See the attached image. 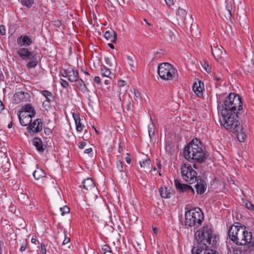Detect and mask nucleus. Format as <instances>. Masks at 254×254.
Listing matches in <instances>:
<instances>
[{
  "mask_svg": "<svg viewBox=\"0 0 254 254\" xmlns=\"http://www.w3.org/2000/svg\"><path fill=\"white\" fill-rule=\"evenodd\" d=\"M211 49L212 54L217 62L223 63L226 62L224 59L226 57V53L220 45L219 46L217 44L216 46L214 45L213 47L211 46ZM226 62H228V61H226Z\"/></svg>",
  "mask_w": 254,
  "mask_h": 254,
  "instance_id": "nucleus-10",
  "label": "nucleus"
},
{
  "mask_svg": "<svg viewBox=\"0 0 254 254\" xmlns=\"http://www.w3.org/2000/svg\"><path fill=\"white\" fill-rule=\"evenodd\" d=\"M182 178L187 183L191 184L194 183L198 177L197 173L189 164H183L181 167Z\"/></svg>",
  "mask_w": 254,
  "mask_h": 254,
  "instance_id": "nucleus-7",
  "label": "nucleus"
},
{
  "mask_svg": "<svg viewBox=\"0 0 254 254\" xmlns=\"http://www.w3.org/2000/svg\"><path fill=\"white\" fill-rule=\"evenodd\" d=\"M126 160L127 163L129 164L131 162V159L129 157H127L126 158Z\"/></svg>",
  "mask_w": 254,
  "mask_h": 254,
  "instance_id": "nucleus-57",
  "label": "nucleus"
},
{
  "mask_svg": "<svg viewBox=\"0 0 254 254\" xmlns=\"http://www.w3.org/2000/svg\"><path fill=\"white\" fill-rule=\"evenodd\" d=\"M92 151V148H89L85 149V151H84V153L88 154V153H90Z\"/></svg>",
  "mask_w": 254,
  "mask_h": 254,
  "instance_id": "nucleus-56",
  "label": "nucleus"
},
{
  "mask_svg": "<svg viewBox=\"0 0 254 254\" xmlns=\"http://www.w3.org/2000/svg\"><path fill=\"white\" fill-rule=\"evenodd\" d=\"M184 157L187 160H193L202 163L205 161L206 155L203 149V145L197 138L193 139L187 146L184 148Z\"/></svg>",
  "mask_w": 254,
  "mask_h": 254,
  "instance_id": "nucleus-4",
  "label": "nucleus"
},
{
  "mask_svg": "<svg viewBox=\"0 0 254 254\" xmlns=\"http://www.w3.org/2000/svg\"><path fill=\"white\" fill-rule=\"evenodd\" d=\"M41 253L42 254H46V246L43 243L41 244Z\"/></svg>",
  "mask_w": 254,
  "mask_h": 254,
  "instance_id": "nucleus-44",
  "label": "nucleus"
},
{
  "mask_svg": "<svg viewBox=\"0 0 254 254\" xmlns=\"http://www.w3.org/2000/svg\"><path fill=\"white\" fill-rule=\"evenodd\" d=\"M44 132L47 135H49L52 133L51 130L49 128H45L44 129Z\"/></svg>",
  "mask_w": 254,
  "mask_h": 254,
  "instance_id": "nucleus-51",
  "label": "nucleus"
},
{
  "mask_svg": "<svg viewBox=\"0 0 254 254\" xmlns=\"http://www.w3.org/2000/svg\"><path fill=\"white\" fill-rule=\"evenodd\" d=\"M126 84V82L124 80H121L118 81V84L120 87L123 86L125 85Z\"/></svg>",
  "mask_w": 254,
  "mask_h": 254,
  "instance_id": "nucleus-49",
  "label": "nucleus"
},
{
  "mask_svg": "<svg viewBox=\"0 0 254 254\" xmlns=\"http://www.w3.org/2000/svg\"><path fill=\"white\" fill-rule=\"evenodd\" d=\"M70 242V238L68 237L66 232H64V240L63 241L62 245L65 246L68 245Z\"/></svg>",
  "mask_w": 254,
  "mask_h": 254,
  "instance_id": "nucleus-36",
  "label": "nucleus"
},
{
  "mask_svg": "<svg viewBox=\"0 0 254 254\" xmlns=\"http://www.w3.org/2000/svg\"><path fill=\"white\" fill-rule=\"evenodd\" d=\"M102 250L104 254H105L107 253L110 254H112V252L111 251V249L108 245H104L102 247Z\"/></svg>",
  "mask_w": 254,
  "mask_h": 254,
  "instance_id": "nucleus-35",
  "label": "nucleus"
},
{
  "mask_svg": "<svg viewBox=\"0 0 254 254\" xmlns=\"http://www.w3.org/2000/svg\"><path fill=\"white\" fill-rule=\"evenodd\" d=\"M27 245H28L26 243H25L24 244H23L21 246L20 249V251L21 252H23V251H25V250L26 249Z\"/></svg>",
  "mask_w": 254,
  "mask_h": 254,
  "instance_id": "nucleus-48",
  "label": "nucleus"
},
{
  "mask_svg": "<svg viewBox=\"0 0 254 254\" xmlns=\"http://www.w3.org/2000/svg\"><path fill=\"white\" fill-rule=\"evenodd\" d=\"M238 113L228 115H219V123L222 127L226 130L236 133L238 139L244 142L247 137L246 134L243 131L241 122L238 119Z\"/></svg>",
  "mask_w": 254,
  "mask_h": 254,
  "instance_id": "nucleus-3",
  "label": "nucleus"
},
{
  "mask_svg": "<svg viewBox=\"0 0 254 254\" xmlns=\"http://www.w3.org/2000/svg\"><path fill=\"white\" fill-rule=\"evenodd\" d=\"M43 125V124L41 119H36L27 127V129L34 133H38L42 130Z\"/></svg>",
  "mask_w": 254,
  "mask_h": 254,
  "instance_id": "nucleus-15",
  "label": "nucleus"
},
{
  "mask_svg": "<svg viewBox=\"0 0 254 254\" xmlns=\"http://www.w3.org/2000/svg\"><path fill=\"white\" fill-rule=\"evenodd\" d=\"M0 33L2 35H4L5 34V29L3 25L0 26Z\"/></svg>",
  "mask_w": 254,
  "mask_h": 254,
  "instance_id": "nucleus-47",
  "label": "nucleus"
},
{
  "mask_svg": "<svg viewBox=\"0 0 254 254\" xmlns=\"http://www.w3.org/2000/svg\"><path fill=\"white\" fill-rule=\"evenodd\" d=\"M194 237L197 244L210 247L215 246L218 240L216 235L213 234L211 228L208 225L204 226L197 230L195 233Z\"/></svg>",
  "mask_w": 254,
  "mask_h": 254,
  "instance_id": "nucleus-5",
  "label": "nucleus"
},
{
  "mask_svg": "<svg viewBox=\"0 0 254 254\" xmlns=\"http://www.w3.org/2000/svg\"><path fill=\"white\" fill-rule=\"evenodd\" d=\"M19 56L23 60H31L28 64H38L40 61L37 60V57L40 59V54H37L34 52H30L27 48H22L18 51Z\"/></svg>",
  "mask_w": 254,
  "mask_h": 254,
  "instance_id": "nucleus-9",
  "label": "nucleus"
},
{
  "mask_svg": "<svg viewBox=\"0 0 254 254\" xmlns=\"http://www.w3.org/2000/svg\"><path fill=\"white\" fill-rule=\"evenodd\" d=\"M192 89L194 92L198 97L202 96V91L204 90V84L203 82L200 80H197V82H194L193 84Z\"/></svg>",
  "mask_w": 254,
  "mask_h": 254,
  "instance_id": "nucleus-18",
  "label": "nucleus"
},
{
  "mask_svg": "<svg viewBox=\"0 0 254 254\" xmlns=\"http://www.w3.org/2000/svg\"><path fill=\"white\" fill-rule=\"evenodd\" d=\"M144 21L146 22V24H147L148 25H150V24L149 23V22L146 20V19H144Z\"/></svg>",
  "mask_w": 254,
  "mask_h": 254,
  "instance_id": "nucleus-64",
  "label": "nucleus"
},
{
  "mask_svg": "<svg viewBox=\"0 0 254 254\" xmlns=\"http://www.w3.org/2000/svg\"><path fill=\"white\" fill-rule=\"evenodd\" d=\"M209 246H205L204 248L194 247L191 250L192 254H218L216 251L208 249Z\"/></svg>",
  "mask_w": 254,
  "mask_h": 254,
  "instance_id": "nucleus-13",
  "label": "nucleus"
},
{
  "mask_svg": "<svg viewBox=\"0 0 254 254\" xmlns=\"http://www.w3.org/2000/svg\"><path fill=\"white\" fill-rule=\"evenodd\" d=\"M134 60H135V58L133 55H131L127 56V60L129 64H130V63H133L134 62Z\"/></svg>",
  "mask_w": 254,
  "mask_h": 254,
  "instance_id": "nucleus-43",
  "label": "nucleus"
},
{
  "mask_svg": "<svg viewBox=\"0 0 254 254\" xmlns=\"http://www.w3.org/2000/svg\"><path fill=\"white\" fill-rule=\"evenodd\" d=\"M197 183L195 185L194 187L196 189V191L197 194H203L206 190L207 184L206 182L198 177L196 181Z\"/></svg>",
  "mask_w": 254,
  "mask_h": 254,
  "instance_id": "nucleus-17",
  "label": "nucleus"
},
{
  "mask_svg": "<svg viewBox=\"0 0 254 254\" xmlns=\"http://www.w3.org/2000/svg\"><path fill=\"white\" fill-rule=\"evenodd\" d=\"M64 72L65 74V76H67L68 80L71 82L77 81L79 78L78 72L77 69L70 65H69L67 68L64 69Z\"/></svg>",
  "mask_w": 254,
  "mask_h": 254,
  "instance_id": "nucleus-11",
  "label": "nucleus"
},
{
  "mask_svg": "<svg viewBox=\"0 0 254 254\" xmlns=\"http://www.w3.org/2000/svg\"><path fill=\"white\" fill-rule=\"evenodd\" d=\"M110 80L108 79H106L105 80V84L106 85H109L110 84Z\"/></svg>",
  "mask_w": 254,
  "mask_h": 254,
  "instance_id": "nucleus-59",
  "label": "nucleus"
},
{
  "mask_svg": "<svg viewBox=\"0 0 254 254\" xmlns=\"http://www.w3.org/2000/svg\"><path fill=\"white\" fill-rule=\"evenodd\" d=\"M50 101V100H46L43 102V106L46 109V110H48V109L51 107Z\"/></svg>",
  "mask_w": 254,
  "mask_h": 254,
  "instance_id": "nucleus-40",
  "label": "nucleus"
},
{
  "mask_svg": "<svg viewBox=\"0 0 254 254\" xmlns=\"http://www.w3.org/2000/svg\"><path fill=\"white\" fill-rule=\"evenodd\" d=\"M127 111H129L131 109V103L129 100L128 101L127 105Z\"/></svg>",
  "mask_w": 254,
  "mask_h": 254,
  "instance_id": "nucleus-53",
  "label": "nucleus"
},
{
  "mask_svg": "<svg viewBox=\"0 0 254 254\" xmlns=\"http://www.w3.org/2000/svg\"><path fill=\"white\" fill-rule=\"evenodd\" d=\"M176 188L181 192H191V194L194 193V190L193 188L189 185L181 184L178 180H175L174 181Z\"/></svg>",
  "mask_w": 254,
  "mask_h": 254,
  "instance_id": "nucleus-16",
  "label": "nucleus"
},
{
  "mask_svg": "<svg viewBox=\"0 0 254 254\" xmlns=\"http://www.w3.org/2000/svg\"><path fill=\"white\" fill-rule=\"evenodd\" d=\"M94 81L98 84H101V80L99 76H95L94 79Z\"/></svg>",
  "mask_w": 254,
  "mask_h": 254,
  "instance_id": "nucleus-46",
  "label": "nucleus"
},
{
  "mask_svg": "<svg viewBox=\"0 0 254 254\" xmlns=\"http://www.w3.org/2000/svg\"><path fill=\"white\" fill-rule=\"evenodd\" d=\"M101 75L102 76L109 77L111 73V71L110 69L106 67L105 65H103L101 67Z\"/></svg>",
  "mask_w": 254,
  "mask_h": 254,
  "instance_id": "nucleus-30",
  "label": "nucleus"
},
{
  "mask_svg": "<svg viewBox=\"0 0 254 254\" xmlns=\"http://www.w3.org/2000/svg\"><path fill=\"white\" fill-rule=\"evenodd\" d=\"M86 143L85 142H81L80 144V145H79V148L80 149H83L85 146L86 145Z\"/></svg>",
  "mask_w": 254,
  "mask_h": 254,
  "instance_id": "nucleus-54",
  "label": "nucleus"
},
{
  "mask_svg": "<svg viewBox=\"0 0 254 254\" xmlns=\"http://www.w3.org/2000/svg\"><path fill=\"white\" fill-rule=\"evenodd\" d=\"M72 116L75 121L77 131L78 132L82 131L84 126L81 122V119L79 116L75 113H73Z\"/></svg>",
  "mask_w": 254,
  "mask_h": 254,
  "instance_id": "nucleus-23",
  "label": "nucleus"
},
{
  "mask_svg": "<svg viewBox=\"0 0 254 254\" xmlns=\"http://www.w3.org/2000/svg\"><path fill=\"white\" fill-rule=\"evenodd\" d=\"M150 162H151L150 159L149 158H147V159H146L145 160H143V161H140L139 162V164L141 167H143V168L148 167V169H149Z\"/></svg>",
  "mask_w": 254,
  "mask_h": 254,
  "instance_id": "nucleus-34",
  "label": "nucleus"
},
{
  "mask_svg": "<svg viewBox=\"0 0 254 254\" xmlns=\"http://www.w3.org/2000/svg\"><path fill=\"white\" fill-rule=\"evenodd\" d=\"M22 5L26 6L28 8L32 7L34 3V0H19Z\"/></svg>",
  "mask_w": 254,
  "mask_h": 254,
  "instance_id": "nucleus-32",
  "label": "nucleus"
},
{
  "mask_svg": "<svg viewBox=\"0 0 254 254\" xmlns=\"http://www.w3.org/2000/svg\"><path fill=\"white\" fill-rule=\"evenodd\" d=\"M214 79L216 81H219V80H220L221 78L220 77H215Z\"/></svg>",
  "mask_w": 254,
  "mask_h": 254,
  "instance_id": "nucleus-61",
  "label": "nucleus"
},
{
  "mask_svg": "<svg viewBox=\"0 0 254 254\" xmlns=\"http://www.w3.org/2000/svg\"><path fill=\"white\" fill-rule=\"evenodd\" d=\"M217 108L219 115L239 114L238 111L243 109L241 98L234 93H231L224 98L222 95L217 96Z\"/></svg>",
  "mask_w": 254,
  "mask_h": 254,
  "instance_id": "nucleus-2",
  "label": "nucleus"
},
{
  "mask_svg": "<svg viewBox=\"0 0 254 254\" xmlns=\"http://www.w3.org/2000/svg\"><path fill=\"white\" fill-rule=\"evenodd\" d=\"M232 225L228 232L229 238L236 245L245 246V251L251 252L254 250V241H253L252 233L248 232L247 228L239 223Z\"/></svg>",
  "mask_w": 254,
  "mask_h": 254,
  "instance_id": "nucleus-1",
  "label": "nucleus"
},
{
  "mask_svg": "<svg viewBox=\"0 0 254 254\" xmlns=\"http://www.w3.org/2000/svg\"><path fill=\"white\" fill-rule=\"evenodd\" d=\"M176 71L172 64H159L158 67V73L160 77L164 80L172 79Z\"/></svg>",
  "mask_w": 254,
  "mask_h": 254,
  "instance_id": "nucleus-8",
  "label": "nucleus"
},
{
  "mask_svg": "<svg viewBox=\"0 0 254 254\" xmlns=\"http://www.w3.org/2000/svg\"><path fill=\"white\" fill-rule=\"evenodd\" d=\"M12 123H10V124L8 125V127L9 128H11V127H12Z\"/></svg>",
  "mask_w": 254,
  "mask_h": 254,
  "instance_id": "nucleus-62",
  "label": "nucleus"
},
{
  "mask_svg": "<svg viewBox=\"0 0 254 254\" xmlns=\"http://www.w3.org/2000/svg\"><path fill=\"white\" fill-rule=\"evenodd\" d=\"M108 46L111 48L114 49L115 48L114 45L112 43H109Z\"/></svg>",
  "mask_w": 254,
  "mask_h": 254,
  "instance_id": "nucleus-58",
  "label": "nucleus"
},
{
  "mask_svg": "<svg viewBox=\"0 0 254 254\" xmlns=\"http://www.w3.org/2000/svg\"><path fill=\"white\" fill-rule=\"evenodd\" d=\"M37 241V240L35 238H32L31 239V242L32 243H36V242Z\"/></svg>",
  "mask_w": 254,
  "mask_h": 254,
  "instance_id": "nucleus-60",
  "label": "nucleus"
},
{
  "mask_svg": "<svg viewBox=\"0 0 254 254\" xmlns=\"http://www.w3.org/2000/svg\"><path fill=\"white\" fill-rule=\"evenodd\" d=\"M160 194L162 197L163 198H169L171 196L170 190L168 189L166 187H162L159 189Z\"/></svg>",
  "mask_w": 254,
  "mask_h": 254,
  "instance_id": "nucleus-28",
  "label": "nucleus"
},
{
  "mask_svg": "<svg viewBox=\"0 0 254 254\" xmlns=\"http://www.w3.org/2000/svg\"><path fill=\"white\" fill-rule=\"evenodd\" d=\"M60 209L62 216H64V214L68 213L70 212L69 208L66 205L64 206V207H61Z\"/></svg>",
  "mask_w": 254,
  "mask_h": 254,
  "instance_id": "nucleus-37",
  "label": "nucleus"
},
{
  "mask_svg": "<svg viewBox=\"0 0 254 254\" xmlns=\"http://www.w3.org/2000/svg\"><path fill=\"white\" fill-rule=\"evenodd\" d=\"M82 184L85 190H91L95 188V184L91 178H87L82 181Z\"/></svg>",
  "mask_w": 254,
  "mask_h": 254,
  "instance_id": "nucleus-25",
  "label": "nucleus"
},
{
  "mask_svg": "<svg viewBox=\"0 0 254 254\" xmlns=\"http://www.w3.org/2000/svg\"><path fill=\"white\" fill-rule=\"evenodd\" d=\"M42 94L45 97L47 100L51 101L53 99V96L51 92L47 90H44L41 92Z\"/></svg>",
  "mask_w": 254,
  "mask_h": 254,
  "instance_id": "nucleus-33",
  "label": "nucleus"
},
{
  "mask_svg": "<svg viewBox=\"0 0 254 254\" xmlns=\"http://www.w3.org/2000/svg\"><path fill=\"white\" fill-rule=\"evenodd\" d=\"M32 42V40L27 35L21 36L17 40V44L20 46H29Z\"/></svg>",
  "mask_w": 254,
  "mask_h": 254,
  "instance_id": "nucleus-21",
  "label": "nucleus"
},
{
  "mask_svg": "<svg viewBox=\"0 0 254 254\" xmlns=\"http://www.w3.org/2000/svg\"><path fill=\"white\" fill-rule=\"evenodd\" d=\"M134 95L135 100H137L140 99V93L137 89H134Z\"/></svg>",
  "mask_w": 254,
  "mask_h": 254,
  "instance_id": "nucleus-41",
  "label": "nucleus"
},
{
  "mask_svg": "<svg viewBox=\"0 0 254 254\" xmlns=\"http://www.w3.org/2000/svg\"><path fill=\"white\" fill-rule=\"evenodd\" d=\"M76 83V86L78 89L82 93H85L89 92V90L83 80L78 78L77 81H75Z\"/></svg>",
  "mask_w": 254,
  "mask_h": 254,
  "instance_id": "nucleus-24",
  "label": "nucleus"
},
{
  "mask_svg": "<svg viewBox=\"0 0 254 254\" xmlns=\"http://www.w3.org/2000/svg\"><path fill=\"white\" fill-rule=\"evenodd\" d=\"M244 203L247 209L254 211V205L251 202L248 200H245Z\"/></svg>",
  "mask_w": 254,
  "mask_h": 254,
  "instance_id": "nucleus-38",
  "label": "nucleus"
},
{
  "mask_svg": "<svg viewBox=\"0 0 254 254\" xmlns=\"http://www.w3.org/2000/svg\"><path fill=\"white\" fill-rule=\"evenodd\" d=\"M104 37L105 39L113 43H115L117 39V34L116 32L112 29L105 32L104 34Z\"/></svg>",
  "mask_w": 254,
  "mask_h": 254,
  "instance_id": "nucleus-20",
  "label": "nucleus"
},
{
  "mask_svg": "<svg viewBox=\"0 0 254 254\" xmlns=\"http://www.w3.org/2000/svg\"><path fill=\"white\" fill-rule=\"evenodd\" d=\"M37 64H26L27 68L30 69L32 68H35Z\"/></svg>",
  "mask_w": 254,
  "mask_h": 254,
  "instance_id": "nucleus-52",
  "label": "nucleus"
},
{
  "mask_svg": "<svg viewBox=\"0 0 254 254\" xmlns=\"http://www.w3.org/2000/svg\"><path fill=\"white\" fill-rule=\"evenodd\" d=\"M4 105L1 101H0V112L4 109Z\"/></svg>",
  "mask_w": 254,
  "mask_h": 254,
  "instance_id": "nucleus-55",
  "label": "nucleus"
},
{
  "mask_svg": "<svg viewBox=\"0 0 254 254\" xmlns=\"http://www.w3.org/2000/svg\"><path fill=\"white\" fill-rule=\"evenodd\" d=\"M117 167L120 172H123L124 170V166H123V162L120 160L117 161Z\"/></svg>",
  "mask_w": 254,
  "mask_h": 254,
  "instance_id": "nucleus-39",
  "label": "nucleus"
},
{
  "mask_svg": "<svg viewBox=\"0 0 254 254\" xmlns=\"http://www.w3.org/2000/svg\"><path fill=\"white\" fill-rule=\"evenodd\" d=\"M148 130L149 137L152 139L155 134V126L153 123L148 125Z\"/></svg>",
  "mask_w": 254,
  "mask_h": 254,
  "instance_id": "nucleus-31",
  "label": "nucleus"
},
{
  "mask_svg": "<svg viewBox=\"0 0 254 254\" xmlns=\"http://www.w3.org/2000/svg\"><path fill=\"white\" fill-rule=\"evenodd\" d=\"M157 167L159 168V169H161V164L160 163H158L157 164Z\"/></svg>",
  "mask_w": 254,
  "mask_h": 254,
  "instance_id": "nucleus-63",
  "label": "nucleus"
},
{
  "mask_svg": "<svg viewBox=\"0 0 254 254\" xmlns=\"http://www.w3.org/2000/svg\"><path fill=\"white\" fill-rule=\"evenodd\" d=\"M203 213L198 208H194L186 212L185 224L194 229L198 228L203 220Z\"/></svg>",
  "mask_w": 254,
  "mask_h": 254,
  "instance_id": "nucleus-6",
  "label": "nucleus"
},
{
  "mask_svg": "<svg viewBox=\"0 0 254 254\" xmlns=\"http://www.w3.org/2000/svg\"><path fill=\"white\" fill-rule=\"evenodd\" d=\"M187 15V12L185 10L179 8L177 11V18L178 20H180L181 22L184 23L186 16Z\"/></svg>",
  "mask_w": 254,
  "mask_h": 254,
  "instance_id": "nucleus-27",
  "label": "nucleus"
},
{
  "mask_svg": "<svg viewBox=\"0 0 254 254\" xmlns=\"http://www.w3.org/2000/svg\"><path fill=\"white\" fill-rule=\"evenodd\" d=\"M33 116L28 115L27 113H24L22 115L19 114L18 115V119L20 124L23 126H26L30 124L32 121Z\"/></svg>",
  "mask_w": 254,
  "mask_h": 254,
  "instance_id": "nucleus-19",
  "label": "nucleus"
},
{
  "mask_svg": "<svg viewBox=\"0 0 254 254\" xmlns=\"http://www.w3.org/2000/svg\"><path fill=\"white\" fill-rule=\"evenodd\" d=\"M33 144L36 147L39 152H43L44 148L43 144L41 139L35 137L33 140Z\"/></svg>",
  "mask_w": 254,
  "mask_h": 254,
  "instance_id": "nucleus-26",
  "label": "nucleus"
},
{
  "mask_svg": "<svg viewBox=\"0 0 254 254\" xmlns=\"http://www.w3.org/2000/svg\"><path fill=\"white\" fill-rule=\"evenodd\" d=\"M61 84L64 88H66L67 86H68V83L64 79H61Z\"/></svg>",
  "mask_w": 254,
  "mask_h": 254,
  "instance_id": "nucleus-45",
  "label": "nucleus"
},
{
  "mask_svg": "<svg viewBox=\"0 0 254 254\" xmlns=\"http://www.w3.org/2000/svg\"><path fill=\"white\" fill-rule=\"evenodd\" d=\"M232 7L230 4H229L227 2H226V7L224 10V16L226 19H231L232 17Z\"/></svg>",
  "mask_w": 254,
  "mask_h": 254,
  "instance_id": "nucleus-29",
  "label": "nucleus"
},
{
  "mask_svg": "<svg viewBox=\"0 0 254 254\" xmlns=\"http://www.w3.org/2000/svg\"><path fill=\"white\" fill-rule=\"evenodd\" d=\"M33 176L35 179L38 181L40 185H43L46 182L47 178L45 172L41 169L37 168L33 173Z\"/></svg>",
  "mask_w": 254,
  "mask_h": 254,
  "instance_id": "nucleus-14",
  "label": "nucleus"
},
{
  "mask_svg": "<svg viewBox=\"0 0 254 254\" xmlns=\"http://www.w3.org/2000/svg\"><path fill=\"white\" fill-rule=\"evenodd\" d=\"M202 66L205 69V70L208 73H210L211 71V67L209 64H201Z\"/></svg>",
  "mask_w": 254,
  "mask_h": 254,
  "instance_id": "nucleus-42",
  "label": "nucleus"
},
{
  "mask_svg": "<svg viewBox=\"0 0 254 254\" xmlns=\"http://www.w3.org/2000/svg\"><path fill=\"white\" fill-rule=\"evenodd\" d=\"M22 110L23 111H21L20 113L22 115L24 113H27L28 115H30L33 117H34L36 115L34 108L30 104H27L22 106Z\"/></svg>",
  "mask_w": 254,
  "mask_h": 254,
  "instance_id": "nucleus-22",
  "label": "nucleus"
},
{
  "mask_svg": "<svg viewBox=\"0 0 254 254\" xmlns=\"http://www.w3.org/2000/svg\"><path fill=\"white\" fill-rule=\"evenodd\" d=\"M13 100L16 104L30 101V95L27 92H18L14 95Z\"/></svg>",
  "mask_w": 254,
  "mask_h": 254,
  "instance_id": "nucleus-12",
  "label": "nucleus"
},
{
  "mask_svg": "<svg viewBox=\"0 0 254 254\" xmlns=\"http://www.w3.org/2000/svg\"><path fill=\"white\" fill-rule=\"evenodd\" d=\"M165 2H166V4H167L168 6H171V5H173V4H174V1H173V0H165Z\"/></svg>",
  "mask_w": 254,
  "mask_h": 254,
  "instance_id": "nucleus-50",
  "label": "nucleus"
}]
</instances>
